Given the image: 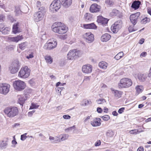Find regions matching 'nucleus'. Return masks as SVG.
Listing matches in <instances>:
<instances>
[{"instance_id":"nucleus-64","label":"nucleus","mask_w":151,"mask_h":151,"mask_svg":"<svg viewBox=\"0 0 151 151\" xmlns=\"http://www.w3.org/2000/svg\"><path fill=\"white\" fill-rule=\"evenodd\" d=\"M137 151H144V148L142 147H140L137 149Z\"/></svg>"},{"instance_id":"nucleus-29","label":"nucleus","mask_w":151,"mask_h":151,"mask_svg":"<svg viewBox=\"0 0 151 151\" xmlns=\"http://www.w3.org/2000/svg\"><path fill=\"white\" fill-rule=\"evenodd\" d=\"M8 144L6 141H2L0 142V149H1L6 148Z\"/></svg>"},{"instance_id":"nucleus-60","label":"nucleus","mask_w":151,"mask_h":151,"mask_svg":"<svg viewBox=\"0 0 151 151\" xmlns=\"http://www.w3.org/2000/svg\"><path fill=\"white\" fill-rule=\"evenodd\" d=\"M37 7H39V8H40L41 7H42L41 6V2L39 1H38L37 3Z\"/></svg>"},{"instance_id":"nucleus-14","label":"nucleus","mask_w":151,"mask_h":151,"mask_svg":"<svg viewBox=\"0 0 151 151\" xmlns=\"http://www.w3.org/2000/svg\"><path fill=\"white\" fill-rule=\"evenodd\" d=\"M83 37L86 39V42L88 43L93 42L94 40L93 35L90 32L86 33L83 35Z\"/></svg>"},{"instance_id":"nucleus-34","label":"nucleus","mask_w":151,"mask_h":151,"mask_svg":"<svg viewBox=\"0 0 151 151\" xmlns=\"http://www.w3.org/2000/svg\"><path fill=\"white\" fill-rule=\"evenodd\" d=\"M10 28L8 27H5L4 30H2L1 32L2 34L5 35L9 34L10 30Z\"/></svg>"},{"instance_id":"nucleus-63","label":"nucleus","mask_w":151,"mask_h":151,"mask_svg":"<svg viewBox=\"0 0 151 151\" xmlns=\"http://www.w3.org/2000/svg\"><path fill=\"white\" fill-rule=\"evenodd\" d=\"M144 41L145 39L144 38H142L139 41V43L140 44H142L144 42Z\"/></svg>"},{"instance_id":"nucleus-49","label":"nucleus","mask_w":151,"mask_h":151,"mask_svg":"<svg viewBox=\"0 0 151 151\" xmlns=\"http://www.w3.org/2000/svg\"><path fill=\"white\" fill-rule=\"evenodd\" d=\"M91 76H85L84 78L83 79V81H90V78H91Z\"/></svg>"},{"instance_id":"nucleus-28","label":"nucleus","mask_w":151,"mask_h":151,"mask_svg":"<svg viewBox=\"0 0 151 151\" xmlns=\"http://www.w3.org/2000/svg\"><path fill=\"white\" fill-rule=\"evenodd\" d=\"M114 131L111 130H108L106 133V135L108 138L112 137L114 135Z\"/></svg>"},{"instance_id":"nucleus-50","label":"nucleus","mask_w":151,"mask_h":151,"mask_svg":"<svg viewBox=\"0 0 151 151\" xmlns=\"http://www.w3.org/2000/svg\"><path fill=\"white\" fill-rule=\"evenodd\" d=\"M67 37V35H60L59 36V38L61 39L65 40Z\"/></svg>"},{"instance_id":"nucleus-44","label":"nucleus","mask_w":151,"mask_h":151,"mask_svg":"<svg viewBox=\"0 0 151 151\" xmlns=\"http://www.w3.org/2000/svg\"><path fill=\"white\" fill-rule=\"evenodd\" d=\"M89 29H95L97 28V27L94 23H91L89 24Z\"/></svg>"},{"instance_id":"nucleus-31","label":"nucleus","mask_w":151,"mask_h":151,"mask_svg":"<svg viewBox=\"0 0 151 151\" xmlns=\"http://www.w3.org/2000/svg\"><path fill=\"white\" fill-rule=\"evenodd\" d=\"M135 89L136 91V92L138 94L139 93H141L143 91V87L142 86L138 85L136 86Z\"/></svg>"},{"instance_id":"nucleus-6","label":"nucleus","mask_w":151,"mask_h":151,"mask_svg":"<svg viewBox=\"0 0 151 151\" xmlns=\"http://www.w3.org/2000/svg\"><path fill=\"white\" fill-rule=\"evenodd\" d=\"M20 63L17 60H15L9 68V70L12 74L16 73L19 70L20 66Z\"/></svg>"},{"instance_id":"nucleus-62","label":"nucleus","mask_w":151,"mask_h":151,"mask_svg":"<svg viewBox=\"0 0 151 151\" xmlns=\"http://www.w3.org/2000/svg\"><path fill=\"white\" fill-rule=\"evenodd\" d=\"M97 111L99 113H101L103 110L100 107H98L97 109Z\"/></svg>"},{"instance_id":"nucleus-56","label":"nucleus","mask_w":151,"mask_h":151,"mask_svg":"<svg viewBox=\"0 0 151 151\" xmlns=\"http://www.w3.org/2000/svg\"><path fill=\"white\" fill-rule=\"evenodd\" d=\"M124 109L125 108L124 107L121 108L119 109L118 111V112L119 114H122L124 112Z\"/></svg>"},{"instance_id":"nucleus-35","label":"nucleus","mask_w":151,"mask_h":151,"mask_svg":"<svg viewBox=\"0 0 151 151\" xmlns=\"http://www.w3.org/2000/svg\"><path fill=\"white\" fill-rule=\"evenodd\" d=\"M45 58L46 62L50 64L52 62V58L50 56L46 55L45 57Z\"/></svg>"},{"instance_id":"nucleus-23","label":"nucleus","mask_w":151,"mask_h":151,"mask_svg":"<svg viewBox=\"0 0 151 151\" xmlns=\"http://www.w3.org/2000/svg\"><path fill=\"white\" fill-rule=\"evenodd\" d=\"M141 3V1H134L132 3L131 7L135 10L137 9L139 7Z\"/></svg>"},{"instance_id":"nucleus-9","label":"nucleus","mask_w":151,"mask_h":151,"mask_svg":"<svg viewBox=\"0 0 151 151\" xmlns=\"http://www.w3.org/2000/svg\"><path fill=\"white\" fill-rule=\"evenodd\" d=\"M24 82L20 80L16 81L13 82V86L14 89L17 91H21L25 87Z\"/></svg>"},{"instance_id":"nucleus-37","label":"nucleus","mask_w":151,"mask_h":151,"mask_svg":"<svg viewBox=\"0 0 151 151\" xmlns=\"http://www.w3.org/2000/svg\"><path fill=\"white\" fill-rule=\"evenodd\" d=\"M124 53L122 52H120L115 56L114 58L117 60H119L122 57Z\"/></svg>"},{"instance_id":"nucleus-3","label":"nucleus","mask_w":151,"mask_h":151,"mask_svg":"<svg viewBox=\"0 0 151 151\" xmlns=\"http://www.w3.org/2000/svg\"><path fill=\"white\" fill-rule=\"evenodd\" d=\"M4 111L8 116L10 117H14L18 114V109L16 107H7Z\"/></svg>"},{"instance_id":"nucleus-5","label":"nucleus","mask_w":151,"mask_h":151,"mask_svg":"<svg viewBox=\"0 0 151 151\" xmlns=\"http://www.w3.org/2000/svg\"><path fill=\"white\" fill-rule=\"evenodd\" d=\"M80 51L76 50H70L67 55L68 59L69 60H73L79 58L81 56Z\"/></svg>"},{"instance_id":"nucleus-40","label":"nucleus","mask_w":151,"mask_h":151,"mask_svg":"<svg viewBox=\"0 0 151 151\" xmlns=\"http://www.w3.org/2000/svg\"><path fill=\"white\" fill-rule=\"evenodd\" d=\"M96 101L98 104H101L106 102V101L104 99H100L96 100Z\"/></svg>"},{"instance_id":"nucleus-8","label":"nucleus","mask_w":151,"mask_h":151,"mask_svg":"<svg viewBox=\"0 0 151 151\" xmlns=\"http://www.w3.org/2000/svg\"><path fill=\"white\" fill-rule=\"evenodd\" d=\"M61 2L60 0L53 1L50 6V10L53 12H56L61 7Z\"/></svg>"},{"instance_id":"nucleus-48","label":"nucleus","mask_w":151,"mask_h":151,"mask_svg":"<svg viewBox=\"0 0 151 151\" xmlns=\"http://www.w3.org/2000/svg\"><path fill=\"white\" fill-rule=\"evenodd\" d=\"M65 88L63 87H59L57 88L56 89V91L57 92H58L59 93H60L61 94V91L63 90V89H64Z\"/></svg>"},{"instance_id":"nucleus-33","label":"nucleus","mask_w":151,"mask_h":151,"mask_svg":"<svg viewBox=\"0 0 151 151\" xmlns=\"http://www.w3.org/2000/svg\"><path fill=\"white\" fill-rule=\"evenodd\" d=\"M69 135L68 134H62L60 135L59 137H61L60 141H63L68 139Z\"/></svg>"},{"instance_id":"nucleus-11","label":"nucleus","mask_w":151,"mask_h":151,"mask_svg":"<svg viewBox=\"0 0 151 151\" xmlns=\"http://www.w3.org/2000/svg\"><path fill=\"white\" fill-rule=\"evenodd\" d=\"M122 21L120 20H118L115 22L111 26V30L114 33H117L122 27Z\"/></svg>"},{"instance_id":"nucleus-52","label":"nucleus","mask_w":151,"mask_h":151,"mask_svg":"<svg viewBox=\"0 0 151 151\" xmlns=\"http://www.w3.org/2000/svg\"><path fill=\"white\" fill-rule=\"evenodd\" d=\"M34 57L33 53V52H32L30 54H29L28 55H27L26 56V58L29 59V58H33Z\"/></svg>"},{"instance_id":"nucleus-19","label":"nucleus","mask_w":151,"mask_h":151,"mask_svg":"<svg viewBox=\"0 0 151 151\" xmlns=\"http://www.w3.org/2000/svg\"><path fill=\"white\" fill-rule=\"evenodd\" d=\"M97 21L98 23H101L104 25L107 24L108 20L107 19L103 18L101 16H99L97 17Z\"/></svg>"},{"instance_id":"nucleus-20","label":"nucleus","mask_w":151,"mask_h":151,"mask_svg":"<svg viewBox=\"0 0 151 151\" xmlns=\"http://www.w3.org/2000/svg\"><path fill=\"white\" fill-rule=\"evenodd\" d=\"M101 119L100 118H96L91 122V124L94 127L100 126L101 124Z\"/></svg>"},{"instance_id":"nucleus-41","label":"nucleus","mask_w":151,"mask_h":151,"mask_svg":"<svg viewBox=\"0 0 151 151\" xmlns=\"http://www.w3.org/2000/svg\"><path fill=\"white\" fill-rule=\"evenodd\" d=\"M39 105H37V104L32 103L31 104V106L30 107V109H36L38 108Z\"/></svg>"},{"instance_id":"nucleus-45","label":"nucleus","mask_w":151,"mask_h":151,"mask_svg":"<svg viewBox=\"0 0 151 151\" xmlns=\"http://www.w3.org/2000/svg\"><path fill=\"white\" fill-rule=\"evenodd\" d=\"M82 103H82L81 104V105L83 106H85L87 105H88L89 104V101L88 100H84L83 101Z\"/></svg>"},{"instance_id":"nucleus-42","label":"nucleus","mask_w":151,"mask_h":151,"mask_svg":"<svg viewBox=\"0 0 151 151\" xmlns=\"http://www.w3.org/2000/svg\"><path fill=\"white\" fill-rule=\"evenodd\" d=\"M105 3L108 5L112 6L114 4V1L113 0H105Z\"/></svg>"},{"instance_id":"nucleus-59","label":"nucleus","mask_w":151,"mask_h":151,"mask_svg":"<svg viewBox=\"0 0 151 151\" xmlns=\"http://www.w3.org/2000/svg\"><path fill=\"white\" fill-rule=\"evenodd\" d=\"M2 0H0V6L2 8L4 9L5 6L3 3L2 2Z\"/></svg>"},{"instance_id":"nucleus-17","label":"nucleus","mask_w":151,"mask_h":151,"mask_svg":"<svg viewBox=\"0 0 151 151\" xmlns=\"http://www.w3.org/2000/svg\"><path fill=\"white\" fill-rule=\"evenodd\" d=\"M111 90L112 91V93L114 94V98L116 99L121 97L123 94L122 91L115 90L112 88H111Z\"/></svg>"},{"instance_id":"nucleus-13","label":"nucleus","mask_w":151,"mask_h":151,"mask_svg":"<svg viewBox=\"0 0 151 151\" xmlns=\"http://www.w3.org/2000/svg\"><path fill=\"white\" fill-rule=\"evenodd\" d=\"M57 45L56 41H53L52 42L48 41V42L46 43L44 47L45 49L46 50H51L55 47Z\"/></svg>"},{"instance_id":"nucleus-21","label":"nucleus","mask_w":151,"mask_h":151,"mask_svg":"<svg viewBox=\"0 0 151 151\" xmlns=\"http://www.w3.org/2000/svg\"><path fill=\"white\" fill-rule=\"evenodd\" d=\"M61 4L65 8L70 6L72 3V0H61Z\"/></svg>"},{"instance_id":"nucleus-51","label":"nucleus","mask_w":151,"mask_h":151,"mask_svg":"<svg viewBox=\"0 0 151 151\" xmlns=\"http://www.w3.org/2000/svg\"><path fill=\"white\" fill-rule=\"evenodd\" d=\"M76 128V127L75 126H73L72 127H68L67 129H65V131H66L67 130L71 131L73 129H75Z\"/></svg>"},{"instance_id":"nucleus-26","label":"nucleus","mask_w":151,"mask_h":151,"mask_svg":"<svg viewBox=\"0 0 151 151\" xmlns=\"http://www.w3.org/2000/svg\"><path fill=\"white\" fill-rule=\"evenodd\" d=\"M108 65V63L104 61H102L100 62L99 64V66L100 68L104 69H105L106 68Z\"/></svg>"},{"instance_id":"nucleus-27","label":"nucleus","mask_w":151,"mask_h":151,"mask_svg":"<svg viewBox=\"0 0 151 151\" xmlns=\"http://www.w3.org/2000/svg\"><path fill=\"white\" fill-rule=\"evenodd\" d=\"M27 99L25 96H20L18 98V102L20 105H22L25 101Z\"/></svg>"},{"instance_id":"nucleus-24","label":"nucleus","mask_w":151,"mask_h":151,"mask_svg":"<svg viewBox=\"0 0 151 151\" xmlns=\"http://www.w3.org/2000/svg\"><path fill=\"white\" fill-rule=\"evenodd\" d=\"M137 77L139 81H144L147 78V76L146 74L139 73L138 74Z\"/></svg>"},{"instance_id":"nucleus-16","label":"nucleus","mask_w":151,"mask_h":151,"mask_svg":"<svg viewBox=\"0 0 151 151\" xmlns=\"http://www.w3.org/2000/svg\"><path fill=\"white\" fill-rule=\"evenodd\" d=\"M92 66L90 64L83 65L82 67V72L85 73H91L92 70Z\"/></svg>"},{"instance_id":"nucleus-38","label":"nucleus","mask_w":151,"mask_h":151,"mask_svg":"<svg viewBox=\"0 0 151 151\" xmlns=\"http://www.w3.org/2000/svg\"><path fill=\"white\" fill-rule=\"evenodd\" d=\"M150 19L149 18L146 17L142 19L141 22L143 24H145L146 23L149 22L150 21Z\"/></svg>"},{"instance_id":"nucleus-47","label":"nucleus","mask_w":151,"mask_h":151,"mask_svg":"<svg viewBox=\"0 0 151 151\" xmlns=\"http://www.w3.org/2000/svg\"><path fill=\"white\" fill-rule=\"evenodd\" d=\"M128 30L129 32H132L137 30V29L134 28L133 26H130L128 28Z\"/></svg>"},{"instance_id":"nucleus-46","label":"nucleus","mask_w":151,"mask_h":151,"mask_svg":"<svg viewBox=\"0 0 151 151\" xmlns=\"http://www.w3.org/2000/svg\"><path fill=\"white\" fill-rule=\"evenodd\" d=\"M27 134V133H25L21 135V139L22 141L25 140L27 138L26 136Z\"/></svg>"},{"instance_id":"nucleus-22","label":"nucleus","mask_w":151,"mask_h":151,"mask_svg":"<svg viewBox=\"0 0 151 151\" xmlns=\"http://www.w3.org/2000/svg\"><path fill=\"white\" fill-rule=\"evenodd\" d=\"M111 37V36L108 33H105L101 36V40L103 42H106L108 41Z\"/></svg>"},{"instance_id":"nucleus-61","label":"nucleus","mask_w":151,"mask_h":151,"mask_svg":"<svg viewBox=\"0 0 151 151\" xmlns=\"http://www.w3.org/2000/svg\"><path fill=\"white\" fill-rule=\"evenodd\" d=\"M89 24H85L83 25V27L86 29H89Z\"/></svg>"},{"instance_id":"nucleus-7","label":"nucleus","mask_w":151,"mask_h":151,"mask_svg":"<svg viewBox=\"0 0 151 151\" xmlns=\"http://www.w3.org/2000/svg\"><path fill=\"white\" fill-rule=\"evenodd\" d=\"M30 70L28 67L25 66L22 68L19 72V76L22 78H26L30 75Z\"/></svg>"},{"instance_id":"nucleus-39","label":"nucleus","mask_w":151,"mask_h":151,"mask_svg":"<svg viewBox=\"0 0 151 151\" xmlns=\"http://www.w3.org/2000/svg\"><path fill=\"white\" fill-rule=\"evenodd\" d=\"M119 11L116 9H113L110 13V15L111 16H115L118 14Z\"/></svg>"},{"instance_id":"nucleus-32","label":"nucleus","mask_w":151,"mask_h":151,"mask_svg":"<svg viewBox=\"0 0 151 151\" xmlns=\"http://www.w3.org/2000/svg\"><path fill=\"white\" fill-rule=\"evenodd\" d=\"M27 42H24L19 44V48L22 50L24 49L27 45Z\"/></svg>"},{"instance_id":"nucleus-58","label":"nucleus","mask_w":151,"mask_h":151,"mask_svg":"<svg viewBox=\"0 0 151 151\" xmlns=\"http://www.w3.org/2000/svg\"><path fill=\"white\" fill-rule=\"evenodd\" d=\"M5 16L3 15H0V22L4 20L5 19Z\"/></svg>"},{"instance_id":"nucleus-55","label":"nucleus","mask_w":151,"mask_h":151,"mask_svg":"<svg viewBox=\"0 0 151 151\" xmlns=\"http://www.w3.org/2000/svg\"><path fill=\"white\" fill-rule=\"evenodd\" d=\"M63 118L66 119H69L70 118L71 116L68 115H65L63 116Z\"/></svg>"},{"instance_id":"nucleus-43","label":"nucleus","mask_w":151,"mask_h":151,"mask_svg":"<svg viewBox=\"0 0 151 151\" xmlns=\"http://www.w3.org/2000/svg\"><path fill=\"white\" fill-rule=\"evenodd\" d=\"M102 119L104 121H107L110 119V116L108 115H105L101 117Z\"/></svg>"},{"instance_id":"nucleus-25","label":"nucleus","mask_w":151,"mask_h":151,"mask_svg":"<svg viewBox=\"0 0 151 151\" xmlns=\"http://www.w3.org/2000/svg\"><path fill=\"white\" fill-rule=\"evenodd\" d=\"M18 23L14 24L13 26L12 32L14 34H16L19 32V29L18 27Z\"/></svg>"},{"instance_id":"nucleus-18","label":"nucleus","mask_w":151,"mask_h":151,"mask_svg":"<svg viewBox=\"0 0 151 151\" xmlns=\"http://www.w3.org/2000/svg\"><path fill=\"white\" fill-rule=\"evenodd\" d=\"M23 39V36L21 35L17 36L16 37H9L8 39L9 41L17 43Z\"/></svg>"},{"instance_id":"nucleus-30","label":"nucleus","mask_w":151,"mask_h":151,"mask_svg":"<svg viewBox=\"0 0 151 151\" xmlns=\"http://www.w3.org/2000/svg\"><path fill=\"white\" fill-rule=\"evenodd\" d=\"M143 132L140 129H134L130 130L129 133L132 134H137Z\"/></svg>"},{"instance_id":"nucleus-36","label":"nucleus","mask_w":151,"mask_h":151,"mask_svg":"<svg viewBox=\"0 0 151 151\" xmlns=\"http://www.w3.org/2000/svg\"><path fill=\"white\" fill-rule=\"evenodd\" d=\"M15 14L17 16H19L22 14V11L20 9L19 7L17 6L15 7Z\"/></svg>"},{"instance_id":"nucleus-53","label":"nucleus","mask_w":151,"mask_h":151,"mask_svg":"<svg viewBox=\"0 0 151 151\" xmlns=\"http://www.w3.org/2000/svg\"><path fill=\"white\" fill-rule=\"evenodd\" d=\"M147 54V53L146 52H142L140 55V57L141 58H142L143 57H145Z\"/></svg>"},{"instance_id":"nucleus-4","label":"nucleus","mask_w":151,"mask_h":151,"mask_svg":"<svg viewBox=\"0 0 151 151\" xmlns=\"http://www.w3.org/2000/svg\"><path fill=\"white\" fill-rule=\"evenodd\" d=\"M132 84V82L131 79L124 78L120 80L118 86L119 88H127L131 86Z\"/></svg>"},{"instance_id":"nucleus-15","label":"nucleus","mask_w":151,"mask_h":151,"mask_svg":"<svg viewBox=\"0 0 151 151\" xmlns=\"http://www.w3.org/2000/svg\"><path fill=\"white\" fill-rule=\"evenodd\" d=\"M101 7L96 4H92L90 8V11L91 13L97 12L101 10Z\"/></svg>"},{"instance_id":"nucleus-54","label":"nucleus","mask_w":151,"mask_h":151,"mask_svg":"<svg viewBox=\"0 0 151 151\" xmlns=\"http://www.w3.org/2000/svg\"><path fill=\"white\" fill-rule=\"evenodd\" d=\"M101 144V142L100 140H97L95 143V146H98L100 145Z\"/></svg>"},{"instance_id":"nucleus-10","label":"nucleus","mask_w":151,"mask_h":151,"mask_svg":"<svg viewBox=\"0 0 151 151\" xmlns=\"http://www.w3.org/2000/svg\"><path fill=\"white\" fill-rule=\"evenodd\" d=\"M10 85L6 83H0V93L6 95L9 91Z\"/></svg>"},{"instance_id":"nucleus-57","label":"nucleus","mask_w":151,"mask_h":151,"mask_svg":"<svg viewBox=\"0 0 151 151\" xmlns=\"http://www.w3.org/2000/svg\"><path fill=\"white\" fill-rule=\"evenodd\" d=\"M4 27L5 26L3 24H0V31L1 32L2 30H4V29L5 28Z\"/></svg>"},{"instance_id":"nucleus-1","label":"nucleus","mask_w":151,"mask_h":151,"mask_svg":"<svg viewBox=\"0 0 151 151\" xmlns=\"http://www.w3.org/2000/svg\"><path fill=\"white\" fill-rule=\"evenodd\" d=\"M52 31L59 34L65 33L68 31V27L61 22L55 23L52 26Z\"/></svg>"},{"instance_id":"nucleus-12","label":"nucleus","mask_w":151,"mask_h":151,"mask_svg":"<svg viewBox=\"0 0 151 151\" xmlns=\"http://www.w3.org/2000/svg\"><path fill=\"white\" fill-rule=\"evenodd\" d=\"M140 15V13L139 12H138L132 14L130 16V19L133 25H135L137 23Z\"/></svg>"},{"instance_id":"nucleus-2","label":"nucleus","mask_w":151,"mask_h":151,"mask_svg":"<svg viewBox=\"0 0 151 151\" xmlns=\"http://www.w3.org/2000/svg\"><path fill=\"white\" fill-rule=\"evenodd\" d=\"M39 11L35 12L34 15V19L36 22H38L42 19L46 13L45 8L42 6L39 8Z\"/></svg>"}]
</instances>
